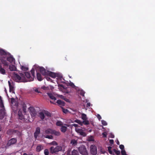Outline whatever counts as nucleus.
<instances>
[{"instance_id":"obj_1","label":"nucleus","mask_w":155,"mask_h":155,"mask_svg":"<svg viewBox=\"0 0 155 155\" xmlns=\"http://www.w3.org/2000/svg\"><path fill=\"white\" fill-rule=\"evenodd\" d=\"M31 72L32 76L30 75L29 72H26L25 73V74L21 73V75L22 77V82H26L31 81H33L35 77V70L34 68H32L31 71Z\"/></svg>"},{"instance_id":"obj_2","label":"nucleus","mask_w":155,"mask_h":155,"mask_svg":"<svg viewBox=\"0 0 155 155\" xmlns=\"http://www.w3.org/2000/svg\"><path fill=\"white\" fill-rule=\"evenodd\" d=\"M18 118L24 123H28L31 122L30 120V117L28 115L25 114L24 116L21 113V111L19 110L18 111Z\"/></svg>"},{"instance_id":"obj_3","label":"nucleus","mask_w":155,"mask_h":155,"mask_svg":"<svg viewBox=\"0 0 155 155\" xmlns=\"http://www.w3.org/2000/svg\"><path fill=\"white\" fill-rule=\"evenodd\" d=\"M22 73H19V74L16 73L15 72L13 73V79L16 82H22V77L21 74Z\"/></svg>"},{"instance_id":"obj_4","label":"nucleus","mask_w":155,"mask_h":155,"mask_svg":"<svg viewBox=\"0 0 155 155\" xmlns=\"http://www.w3.org/2000/svg\"><path fill=\"white\" fill-rule=\"evenodd\" d=\"M62 150V147L59 146H57L55 147H51L50 148V152L52 154L61 151Z\"/></svg>"},{"instance_id":"obj_5","label":"nucleus","mask_w":155,"mask_h":155,"mask_svg":"<svg viewBox=\"0 0 155 155\" xmlns=\"http://www.w3.org/2000/svg\"><path fill=\"white\" fill-rule=\"evenodd\" d=\"M80 153L82 155H88V153L85 146L82 145L78 148Z\"/></svg>"},{"instance_id":"obj_6","label":"nucleus","mask_w":155,"mask_h":155,"mask_svg":"<svg viewBox=\"0 0 155 155\" xmlns=\"http://www.w3.org/2000/svg\"><path fill=\"white\" fill-rule=\"evenodd\" d=\"M29 110L32 117L33 118H35L37 113L35 108L33 107H30L29 108Z\"/></svg>"},{"instance_id":"obj_7","label":"nucleus","mask_w":155,"mask_h":155,"mask_svg":"<svg viewBox=\"0 0 155 155\" xmlns=\"http://www.w3.org/2000/svg\"><path fill=\"white\" fill-rule=\"evenodd\" d=\"M91 153L92 155H96L97 153L96 147L94 145H91L90 147Z\"/></svg>"},{"instance_id":"obj_8","label":"nucleus","mask_w":155,"mask_h":155,"mask_svg":"<svg viewBox=\"0 0 155 155\" xmlns=\"http://www.w3.org/2000/svg\"><path fill=\"white\" fill-rule=\"evenodd\" d=\"M16 142L17 140L15 138H12L8 141L6 144V146L7 147H9L11 145H12L15 143Z\"/></svg>"},{"instance_id":"obj_9","label":"nucleus","mask_w":155,"mask_h":155,"mask_svg":"<svg viewBox=\"0 0 155 155\" xmlns=\"http://www.w3.org/2000/svg\"><path fill=\"white\" fill-rule=\"evenodd\" d=\"M75 130L77 133L79 134L80 135L84 137L86 136V135L85 133L84 132L83 130L82 129H81L77 127L75 128Z\"/></svg>"},{"instance_id":"obj_10","label":"nucleus","mask_w":155,"mask_h":155,"mask_svg":"<svg viewBox=\"0 0 155 155\" xmlns=\"http://www.w3.org/2000/svg\"><path fill=\"white\" fill-rule=\"evenodd\" d=\"M40 73L44 76L47 75L48 71H46L45 69L43 67H40L39 68Z\"/></svg>"},{"instance_id":"obj_11","label":"nucleus","mask_w":155,"mask_h":155,"mask_svg":"<svg viewBox=\"0 0 155 155\" xmlns=\"http://www.w3.org/2000/svg\"><path fill=\"white\" fill-rule=\"evenodd\" d=\"M40 132V129L39 127L36 128L35 131L34 133V136L35 139H37Z\"/></svg>"},{"instance_id":"obj_12","label":"nucleus","mask_w":155,"mask_h":155,"mask_svg":"<svg viewBox=\"0 0 155 155\" xmlns=\"http://www.w3.org/2000/svg\"><path fill=\"white\" fill-rule=\"evenodd\" d=\"M5 109H1L0 110V119L3 118L5 116Z\"/></svg>"},{"instance_id":"obj_13","label":"nucleus","mask_w":155,"mask_h":155,"mask_svg":"<svg viewBox=\"0 0 155 155\" xmlns=\"http://www.w3.org/2000/svg\"><path fill=\"white\" fill-rule=\"evenodd\" d=\"M47 75H48L51 77L55 78L57 76L56 74L54 72L48 71Z\"/></svg>"},{"instance_id":"obj_14","label":"nucleus","mask_w":155,"mask_h":155,"mask_svg":"<svg viewBox=\"0 0 155 155\" xmlns=\"http://www.w3.org/2000/svg\"><path fill=\"white\" fill-rule=\"evenodd\" d=\"M43 149V147L41 145H38L36 147V151L39 152Z\"/></svg>"},{"instance_id":"obj_15","label":"nucleus","mask_w":155,"mask_h":155,"mask_svg":"<svg viewBox=\"0 0 155 155\" xmlns=\"http://www.w3.org/2000/svg\"><path fill=\"white\" fill-rule=\"evenodd\" d=\"M52 134L55 136H59L61 135V133L59 131H57L54 130H53Z\"/></svg>"},{"instance_id":"obj_16","label":"nucleus","mask_w":155,"mask_h":155,"mask_svg":"<svg viewBox=\"0 0 155 155\" xmlns=\"http://www.w3.org/2000/svg\"><path fill=\"white\" fill-rule=\"evenodd\" d=\"M67 129V127L64 126L62 125L61 127L60 128V130L62 133H65Z\"/></svg>"},{"instance_id":"obj_17","label":"nucleus","mask_w":155,"mask_h":155,"mask_svg":"<svg viewBox=\"0 0 155 155\" xmlns=\"http://www.w3.org/2000/svg\"><path fill=\"white\" fill-rule=\"evenodd\" d=\"M8 83L9 87V91L12 92L13 93H14V87L11 84L9 81H8Z\"/></svg>"},{"instance_id":"obj_18","label":"nucleus","mask_w":155,"mask_h":155,"mask_svg":"<svg viewBox=\"0 0 155 155\" xmlns=\"http://www.w3.org/2000/svg\"><path fill=\"white\" fill-rule=\"evenodd\" d=\"M48 95L49 97L51 99L55 100H56V98L54 96V95L51 93H48Z\"/></svg>"},{"instance_id":"obj_19","label":"nucleus","mask_w":155,"mask_h":155,"mask_svg":"<svg viewBox=\"0 0 155 155\" xmlns=\"http://www.w3.org/2000/svg\"><path fill=\"white\" fill-rule=\"evenodd\" d=\"M53 129L49 128L45 130V133L47 134H52Z\"/></svg>"},{"instance_id":"obj_20","label":"nucleus","mask_w":155,"mask_h":155,"mask_svg":"<svg viewBox=\"0 0 155 155\" xmlns=\"http://www.w3.org/2000/svg\"><path fill=\"white\" fill-rule=\"evenodd\" d=\"M57 103L60 105L64 106L65 105V102L61 100H58L57 101Z\"/></svg>"},{"instance_id":"obj_21","label":"nucleus","mask_w":155,"mask_h":155,"mask_svg":"<svg viewBox=\"0 0 155 155\" xmlns=\"http://www.w3.org/2000/svg\"><path fill=\"white\" fill-rule=\"evenodd\" d=\"M9 69L10 71H15L16 70V68L15 65L12 64L10 65Z\"/></svg>"},{"instance_id":"obj_22","label":"nucleus","mask_w":155,"mask_h":155,"mask_svg":"<svg viewBox=\"0 0 155 155\" xmlns=\"http://www.w3.org/2000/svg\"><path fill=\"white\" fill-rule=\"evenodd\" d=\"M37 78L38 81H41L42 80V78L41 74L39 73H37Z\"/></svg>"},{"instance_id":"obj_23","label":"nucleus","mask_w":155,"mask_h":155,"mask_svg":"<svg viewBox=\"0 0 155 155\" xmlns=\"http://www.w3.org/2000/svg\"><path fill=\"white\" fill-rule=\"evenodd\" d=\"M1 62L2 64L4 65V66H8L9 64V63L7 61L5 60L2 59L1 60Z\"/></svg>"},{"instance_id":"obj_24","label":"nucleus","mask_w":155,"mask_h":155,"mask_svg":"<svg viewBox=\"0 0 155 155\" xmlns=\"http://www.w3.org/2000/svg\"><path fill=\"white\" fill-rule=\"evenodd\" d=\"M0 73L3 75L5 74L6 73L5 70L2 68V65L0 66Z\"/></svg>"},{"instance_id":"obj_25","label":"nucleus","mask_w":155,"mask_h":155,"mask_svg":"<svg viewBox=\"0 0 155 155\" xmlns=\"http://www.w3.org/2000/svg\"><path fill=\"white\" fill-rule=\"evenodd\" d=\"M39 116L42 120H43L45 117V114L42 112H40L39 113Z\"/></svg>"},{"instance_id":"obj_26","label":"nucleus","mask_w":155,"mask_h":155,"mask_svg":"<svg viewBox=\"0 0 155 155\" xmlns=\"http://www.w3.org/2000/svg\"><path fill=\"white\" fill-rule=\"evenodd\" d=\"M14 60V59L12 56L8 57L7 58V61H9L10 63H12L13 62Z\"/></svg>"},{"instance_id":"obj_27","label":"nucleus","mask_w":155,"mask_h":155,"mask_svg":"<svg viewBox=\"0 0 155 155\" xmlns=\"http://www.w3.org/2000/svg\"><path fill=\"white\" fill-rule=\"evenodd\" d=\"M72 155H79V153L77 150H74L71 152Z\"/></svg>"},{"instance_id":"obj_28","label":"nucleus","mask_w":155,"mask_h":155,"mask_svg":"<svg viewBox=\"0 0 155 155\" xmlns=\"http://www.w3.org/2000/svg\"><path fill=\"white\" fill-rule=\"evenodd\" d=\"M0 54L2 55H6L7 54L6 52L2 49H0Z\"/></svg>"},{"instance_id":"obj_29","label":"nucleus","mask_w":155,"mask_h":155,"mask_svg":"<svg viewBox=\"0 0 155 155\" xmlns=\"http://www.w3.org/2000/svg\"><path fill=\"white\" fill-rule=\"evenodd\" d=\"M56 125L57 126H62L63 125V123L61 121L58 120L56 122Z\"/></svg>"},{"instance_id":"obj_30","label":"nucleus","mask_w":155,"mask_h":155,"mask_svg":"<svg viewBox=\"0 0 155 155\" xmlns=\"http://www.w3.org/2000/svg\"><path fill=\"white\" fill-rule=\"evenodd\" d=\"M82 119L84 120L87 119L86 115L84 114H82L81 115Z\"/></svg>"},{"instance_id":"obj_31","label":"nucleus","mask_w":155,"mask_h":155,"mask_svg":"<svg viewBox=\"0 0 155 155\" xmlns=\"http://www.w3.org/2000/svg\"><path fill=\"white\" fill-rule=\"evenodd\" d=\"M45 115L46 116L48 117H51V113L47 111H45Z\"/></svg>"},{"instance_id":"obj_32","label":"nucleus","mask_w":155,"mask_h":155,"mask_svg":"<svg viewBox=\"0 0 155 155\" xmlns=\"http://www.w3.org/2000/svg\"><path fill=\"white\" fill-rule=\"evenodd\" d=\"M21 68L22 70L24 71H27L28 69V68L24 66H22Z\"/></svg>"},{"instance_id":"obj_33","label":"nucleus","mask_w":155,"mask_h":155,"mask_svg":"<svg viewBox=\"0 0 155 155\" xmlns=\"http://www.w3.org/2000/svg\"><path fill=\"white\" fill-rule=\"evenodd\" d=\"M75 122L79 124L82 125L83 124V122H82L80 120H76L75 121Z\"/></svg>"},{"instance_id":"obj_34","label":"nucleus","mask_w":155,"mask_h":155,"mask_svg":"<svg viewBox=\"0 0 155 155\" xmlns=\"http://www.w3.org/2000/svg\"><path fill=\"white\" fill-rule=\"evenodd\" d=\"M44 153L45 155H49V151L48 149H45L44 151Z\"/></svg>"},{"instance_id":"obj_35","label":"nucleus","mask_w":155,"mask_h":155,"mask_svg":"<svg viewBox=\"0 0 155 155\" xmlns=\"http://www.w3.org/2000/svg\"><path fill=\"white\" fill-rule=\"evenodd\" d=\"M26 105H25V104H23V106H22V110H23V111H24V113H25L26 112Z\"/></svg>"},{"instance_id":"obj_36","label":"nucleus","mask_w":155,"mask_h":155,"mask_svg":"<svg viewBox=\"0 0 155 155\" xmlns=\"http://www.w3.org/2000/svg\"><path fill=\"white\" fill-rule=\"evenodd\" d=\"M83 124H84L85 125H88L89 124V122L87 120H84L83 121Z\"/></svg>"},{"instance_id":"obj_37","label":"nucleus","mask_w":155,"mask_h":155,"mask_svg":"<svg viewBox=\"0 0 155 155\" xmlns=\"http://www.w3.org/2000/svg\"><path fill=\"white\" fill-rule=\"evenodd\" d=\"M114 151L115 153L117 155H119L120 153V152L119 150H117L115 149H114Z\"/></svg>"},{"instance_id":"obj_38","label":"nucleus","mask_w":155,"mask_h":155,"mask_svg":"<svg viewBox=\"0 0 155 155\" xmlns=\"http://www.w3.org/2000/svg\"><path fill=\"white\" fill-rule=\"evenodd\" d=\"M45 137L49 139H52L53 137L52 135H47Z\"/></svg>"},{"instance_id":"obj_39","label":"nucleus","mask_w":155,"mask_h":155,"mask_svg":"<svg viewBox=\"0 0 155 155\" xmlns=\"http://www.w3.org/2000/svg\"><path fill=\"white\" fill-rule=\"evenodd\" d=\"M101 123L104 126H106L107 125L106 122L103 120H101Z\"/></svg>"},{"instance_id":"obj_40","label":"nucleus","mask_w":155,"mask_h":155,"mask_svg":"<svg viewBox=\"0 0 155 155\" xmlns=\"http://www.w3.org/2000/svg\"><path fill=\"white\" fill-rule=\"evenodd\" d=\"M33 90L35 92L38 93H40V92L38 91V88H36L35 87H34L33 88Z\"/></svg>"},{"instance_id":"obj_41","label":"nucleus","mask_w":155,"mask_h":155,"mask_svg":"<svg viewBox=\"0 0 155 155\" xmlns=\"http://www.w3.org/2000/svg\"><path fill=\"white\" fill-rule=\"evenodd\" d=\"M71 143L73 144H75L77 143V142L75 140H72L71 141Z\"/></svg>"},{"instance_id":"obj_42","label":"nucleus","mask_w":155,"mask_h":155,"mask_svg":"<svg viewBox=\"0 0 155 155\" xmlns=\"http://www.w3.org/2000/svg\"><path fill=\"white\" fill-rule=\"evenodd\" d=\"M84 93H85L82 90L81 91H80V94L82 96H84Z\"/></svg>"},{"instance_id":"obj_43","label":"nucleus","mask_w":155,"mask_h":155,"mask_svg":"<svg viewBox=\"0 0 155 155\" xmlns=\"http://www.w3.org/2000/svg\"><path fill=\"white\" fill-rule=\"evenodd\" d=\"M121 153L122 155H126V152L124 150H121Z\"/></svg>"},{"instance_id":"obj_44","label":"nucleus","mask_w":155,"mask_h":155,"mask_svg":"<svg viewBox=\"0 0 155 155\" xmlns=\"http://www.w3.org/2000/svg\"><path fill=\"white\" fill-rule=\"evenodd\" d=\"M119 147L120 149L121 150H124V147L123 145H120L119 146Z\"/></svg>"},{"instance_id":"obj_45","label":"nucleus","mask_w":155,"mask_h":155,"mask_svg":"<svg viewBox=\"0 0 155 155\" xmlns=\"http://www.w3.org/2000/svg\"><path fill=\"white\" fill-rule=\"evenodd\" d=\"M69 85H70V86H71V87H73V88L75 87V86L74 85V84L73 82H71L69 83Z\"/></svg>"},{"instance_id":"obj_46","label":"nucleus","mask_w":155,"mask_h":155,"mask_svg":"<svg viewBox=\"0 0 155 155\" xmlns=\"http://www.w3.org/2000/svg\"><path fill=\"white\" fill-rule=\"evenodd\" d=\"M0 107L2 108L1 109H5V107H4V104H3V103H2V102L0 104Z\"/></svg>"},{"instance_id":"obj_47","label":"nucleus","mask_w":155,"mask_h":155,"mask_svg":"<svg viewBox=\"0 0 155 155\" xmlns=\"http://www.w3.org/2000/svg\"><path fill=\"white\" fill-rule=\"evenodd\" d=\"M51 145H57L58 144L55 141H53L50 143Z\"/></svg>"},{"instance_id":"obj_48","label":"nucleus","mask_w":155,"mask_h":155,"mask_svg":"<svg viewBox=\"0 0 155 155\" xmlns=\"http://www.w3.org/2000/svg\"><path fill=\"white\" fill-rule=\"evenodd\" d=\"M62 109L63 112L64 113H66L68 112V110L67 109H64L63 108H62Z\"/></svg>"},{"instance_id":"obj_49","label":"nucleus","mask_w":155,"mask_h":155,"mask_svg":"<svg viewBox=\"0 0 155 155\" xmlns=\"http://www.w3.org/2000/svg\"><path fill=\"white\" fill-rule=\"evenodd\" d=\"M114 140L112 139L110 140H109V143L111 144H112L114 143Z\"/></svg>"},{"instance_id":"obj_50","label":"nucleus","mask_w":155,"mask_h":155,"mask_svg":"<svg viewBox=\"0 0 155 155\" xmlns=\"http://www.w3.org/2000/svg\"><path fill=\"white\" fill-rule=\"evenodd\" d=\"M97 118H98L99 120H100L101 119V116L99 114H98L97 116Z\"/></svg>"},{"instance_id":"obj_51","label":"nucleus","mask_w":155,"mask_h":155,"mask_svg":"<svg viewBox=\"0 0 155 155\" xmlns=\"http://www.w3.org/2000/svg\"><path fill=\"white\" fill-rule=\"evenodd\" d=\"M46 78L47 80L48 81H50L51 80V79L49 77H46Z\"/></svg>"},{"instance_id":"obj_52","label":"nucleus","mask_w":155,"mask_h":155,"mask_svg":"<svg viewBox=\"0 0 155 155\" xmlns=\"http://www.w3.org/2000/svg\"><path fill=\"white\" fill-rule=\"evenodd\" d=\"M41 88L45 90H47L48 89V87L45 86H43L41 87Z\"/></svg>"},{"instance_id":"obj_53","label":"nucleus","mask_w":155,"mask_h":155,"mask_svg":"<svg viewBox=\"0 0 155 155\" xmlns=\"http://www.w3.org/2000/svg\"><path fill=\"white\" fill-rule=\"evenodd\" d=\"M59 97L61 98V99H64V98H65V97L64 96H63V95H59Z\"/></svg>"},{"instance_id":"obj_54","label":"nucleus","mask_w":155,"mask_h":155,"mask_svg":"<svg viewBox=\"0 0 155 155\" xmlns=\"http://www.w3.org/2000/svg\"><path fill=\"white\" fill-rule=\"evenodd\" d=\"M90 105H91L90 103L89 102H88L87 103L86 106H87V107H90Z\"/></svg>"},{"instance_id":"obj_55","label":"nucleus","mask_w":155,"mask_h":155,"mask_svg":"<svg viewBox=\"0 0 155 155\" xmlns=\"http://www.w3.org/2000/svg\"><path fill=\"white\" fill-rule=\"evenodd\" d=\"M111 148H112V147H110V146L108 147V151H109L111 150Z\"/></svg>"},{"instance_id":"obj_56","label":"nucleus","mask_w":155,"mask_h":155,"mask_svg":"<svg viewBox=\"0 0 155 155\" xmlns=\"http://www.w3.org/2000/svg\"><path fill=\"white\" fill-rule=\"evenodd\" d=\"M64 100L67 102H68L69 101V100L68 99L65 97L64 98Z\"/></svg>"},{"instance_id":"obj_57","label":"nucleus","mask_w":155,"mask_h":155,"mask_svg":"<svg viewBox=\"0 0 155 155\" xmlns=\"http://www.w3.org/2000/svg\"><path fill=\"white\" fill-rule=\"evenodd\" d=\"M72 125L74 126L75 127H78V125L77 124H72Z\"/></svg>"},{"instance_id":"obj_58","label":"nucleus","mask_w":155,"mask_h":155,"mask_svg":"<svg viewBox=\"0 0 155 155\" xmlns=\"http://www.w3.org/2000/svg\"><path fill=\"white\" fill-rule=\"evenodd\" d=\"M102 135H103V137H107V135H106L105 134V133H103L102 134Z\"/></svg>"},{"instance_id":"obj_59","label":"nucleus","mask_w":155,"mask_h":155,"mask_svg":"<svg viewBox=\"0 0 155 155\" xmlns=\"http://www.w3.org/2000/svg\"><path fill=\"white\" fill-rule=\"evenodd\" d=\"M110 137L111 138H114V134H110Z\"/></svg>"},{"instance_id":"obj_60","label":"nucleus","mask_w":155,"mask_h":155,"mask_svg":"<svg viewBox=\"0 0 155 155\" xmlns=\"http://www.w3.org/2000/svg\"><path fill=\"white\" fill-rule=\"evenodd\" d=\"M117 145H119L120 144V142H119V141L118 140H117Z\"/></svg>"},{"instance_id":"obj_61","label":"nucleus","mask_w":155,"mask_h":155,"mask_svg":"<svg viewBox=\"0 0 155 155\" xmlns=\"http://www.w3.org/2000/svg\"><path fill=\"white\" fill-rule=\"evenodd\" d=\"M109 151V153L110 154H112V151L111 150H110V151Z\"/></svg>"},{"instance_id":"obj_62","label":"nucleus","mask_w":155,"mask_h":155,"mask_svg":"<svg viewBox=\"0 0 155 155\" xmlns=\"http://www.w3.org/2000/svg\"><path fill=\"white\" fill-rule=\"evenodd\" d=\"M0 101H1V102H2V97H1V96H0Z\"/></svg>"},{"instance_id":"obj_63","label":"nucleus","mask_w":155,"mask_h":155,"mask_svg":"<svg viewBox=\"0 0 155 155\" xmlns=\"http://www.w3.org/2000/svg\"><path fill=\"white\" fill-rule=\"evenodd\" d=\"M23 155H28L26 153H24Z\"/></svg>"},{"instance_id":"obj_64","label":"nucleus","mask_w":155,"mask_h":155,"mask_svg":"<svg viewBox=\"0 0 155 155\" xmlns=\"http://www.w3.org/2000/svg\"><path fill=\"white\" fill-rule=\"evenodd\" d=\"M1 129H1V125H0V131H1Z\"/></svg>"}]
</instances>
